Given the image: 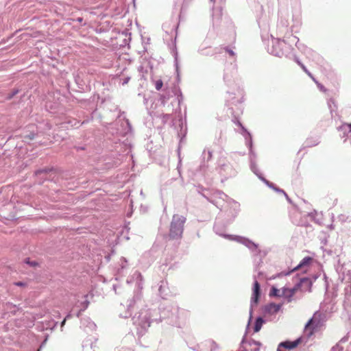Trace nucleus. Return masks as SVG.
Wrapping results in <instances>:
<instances>
[{
  "label": "nucleus",
  "instance_id": "864d4df0",
  "mask_svg": "<svg viewBox=\"0 0 351 351\" xmlns=\"http://www.w3.org/2000/svg\"><path fill=\"white\" fill-rule=\"evenodd\" d=\"M126 123L128 125L129 128L131 129L132 126L128 119H126Z\"/></svg>",
  "mask_w": 351,
  "mask_h": 351
},
{
  "label": "nucleus",
  "instance_id": "423d86ee",
  "mask_svg": "<svg viewBox=\"0 0 351 351\" xmlns=\"http://www.w3.org/2000/svg\"><path fill=\"white\" fill-rule=\"evenodd\" d=\"M341 280L348 284L344 289L345 298L343 305L345 308H350L351 307V270L342 271Z\"/></svg>",
  "mask_w": 351,
  "mask_h": 351
},
{
  "label": "nucleus",
  "instance_id": "72a5a7b5",
  "mask_svg": "<svg viewBox=\"0 0 351 351\" xmlns=\"http://www.w3.org/2000/svg\"><path fill=\"white\" fill-rule=\"evenodd\" d=\"M87 297H88V295H85L84 298L86 299H85V300L84 302H82L81 303V306H82L81 311H84L88 307L89 301L87 300Z\"/></svg>",
  "mask_w": 351,
  "mask_h": 351
},
{
  "label": "nucleus",
  "instance_id": "9b49d317",
  "mask_svg": "<svg viewBox=\"0 0 351 351\" xmlns=\"http://www.w3.org/2000/svg\"><path fill=\"white\" fill-rule=\"evenodd\" d=\"M158 295L162 299H167L172 295L167 280H162L160 281L158 284Z\"/></svg>",
  "mask_w": 351,
  "mask_h": 351
},
{
  "label": "nucleus",
  "instance_id": "dca6fc26",
  "mask_svg": "<svg viewBox=\"0 0 351 351\" xmlns=\"http://www.w3.org/2000/svg\"><path fill=\"white\" fill-rule=\"evenodd\" d=\"M282 306V304L269 303L264 306V312L271 315L276 314L280 310Z\"/></svg>",
  "mask_w": 351,
  "mask_h": 351
},
{
  "label": "nucleus",
  "instance_id": "393cba45",
  "mask_svg": "<svg viewBox=\"0 0 351 351\" xmlns=\"http://www.w3.org/2000/svg\"><path fill=\"white\" fill-rule=\"evenodd\" d=\"M212 157H213V153L211 151H210V150L206 151V149H204L203 151L202 158L204 162L210 161L212 159Z\"/></svg>",
  "mask_w": 351,
  "mask_h": 351
},
{
  "label": "nucleus",
  "instance_id": "4468645a",
  "mask_svg": "<svg viewBox=\"0 0 351 351\" xmlns=\"http://www.w3.org/2000/svg\"><path fill=\"white\" fill-rule=\"evenodd\" d=\"M203 196L210 203L215 205L217 208H219L221 206V202L220 200L217 199H222V202L223 201V196H225V194L220 191H216L210 197H206L205 195H203Z\"/></svg>",
  "mask_w": 351,
  "mask_h": 351
},
{
  "label": "nucleus",
  "instance_id": "f3484780",
  "mask_svg": "<svg viewBox=\"0 0 351 351\" xmlns=\"http://www.w3.org/2000/svg\"><path fill=\"white\" fill-rule=\"evenodd\" d=\"M301 342V338H298L293 341H285L279 343V348H283L287 350H292L296 348Z\"/></svg>",
  "mask_w": 351,
  "mask_h": 351
},
{
  "label": "nucleus",
  "instance_id": "7c9ffc66",
  "mask_svg": "<svg viewBox=\"0 0 351 351\" xmlns=\"http://www.w3.org/2000/svg\"><path fill=\"white\" fill-rule=\"evenodd\" d=\"M178 92H179V94L177 96L176 102L178 103V109L179 112H180V104H181L182 101H183L184 97H183V95L180 89L178 90Z\"/></svg>",
  "mask_w": 351,
  "mask_h": 351
},
{
  "label": "nucleus",
  "instance_id": "c85d7f7f",
  "mask_svg": "<svg viewBox=\"0 0 351 351\" xmlns=\"http://www.w3.org/2000/svg\"><path fill=\"white\" fill-rule=\"evenodd\" d=\"M328 106L330 110V112L332 113L333 112L336 111L337 110V105L335 102V100L333 99H330L328 101Z\"/></svg>",
  "mask_w": 351,
  "mask_h": 351
},
{
  "label": "nucleus",
  "instance_id": "4be33fe9",
  "mask_svg": "<svg viewBox=\"0 0 351 351\" xmlns=\"http://www.w3.org/2000/svg\"><path fill=\"white\" fill-rule=\"evenodd\" d=\"M264 322H265V320L263 319V317H258L256 318V319L255 321L254 326V330L255 332H258L261 329V327Z\"/></svg>",
  "mask_w": 351,
  "mask_h": 351
},
{
  "label": "nucleus",
  "instance_id": "bf43d9fd",
  "mask_svg": "<svg viewBox=\"0 0 351 351\" xmlns=\"http://www.w3.org/2000/svg\"><path fill=\"white\" fill-rule=\"evenodd\" d=\"M82 20H83V19H82V18H80V17H79V18H77V21L78 22H80V23H81V22L82 21Z\"/></svg>",
  "mask_w": 351,
  "mask_h": 351
},
{
  "label": "nucleus",
  "instance_id": "a878e982",
  "mask_svg": "<svg viewBox=\"0 0 351 351\" xmlns=\"http://www.w3.org/2000/svg\"><path fill=\"white\" fill-rule=\"evenodd\" d=\"M289 288H282L281 290L280 297L285 298L287 302H290L292 301V298H289Z\"/></svg>",
  "mask_w": 351,
  "mask_h": 351
},
{
  "label": "nucleus",
  "instance_id": "6e6d98bb",
  "mask_svg": "<svg viewBox=\"0 0 351 351\" xmlns=\"http://www.w3.org/2000/svg\"><path fill=\"white\" fill-rule=\"evenodd\" d=\"M70 317H71V313H69V314L65 317L66 320L67 319L70 318Z\"/></svg>",
  "mask_w": 351,
  "mask_h": 351
},
{
  "label": "nucleus",
  "instance_id": "412c9836",
  "mask_svg": "<svg viewBox=\"0 0 351 351\" xmlns=\"http://www.w3.org/2000/svg\"><path fill=\"white\" fill-rule=\"evenodd\" d=\"M294 60L297 64L302 69V70L313 80H315V77L307 69V68L300 62L297 56H294Z\"/></svg>",
  "mask_w": 351,
  "mask_h": 351
},
{
  "label": "nucleus",
  "instance_id": "09e8293b",
  "mask_svg": "<svg viewBox=\"0 0 351 351\" xmlns=\"http://www.w3.org/2000/svg\"><path fill=\"white\" fill-rule=\"evenodd\" d=\"M284 195L285 196V197H286L287 200L290 204H292V201H291V199L289 198V197L288 196V195H287V193H285Z\"/></svg>",
  "mask_w": 351,
  "mask_h": 351
},
{
  "label": "nucleus",
  "instance_id": "0e129e2a",
  "mask_svg": "<svg viewBox=\"0 0 351 351\" xmlns=\"http://www.w3.org/2000/svg\"><path fill=\"white\" fill-rule=\"evenodd\" d=\"M91 325L93 326V327H95L96 325L94 324V323H91Z\"/></svg>",
  "mask_w": 351,
  "mask_h": 351
},
{
  "label": "nucleus",
  "instance_id": "b1692460",
  "mask_svg": "<svg viewBox=\"0 0 351 351\" xmlns=\"http://www.w3.org/2000/svg\"><path fill=\"white\" fill-rule=\"evenodd\" d=\"M250 169L251 170L256 174L258 178L260 179V177H263V175L260 173L259 170L258 169L257 165L256 162L251 158V163H250Z\"/></svg>",
  "mask_w": 351,
  "mask_h": 351
},
{
  "label": "nucleus",
  "instance_id": "cd10ccee",
  "mask_svg": "<svg viewBox=\"0 0 351 351\" xmlns=\"http://www.w3.org/2000/svg\"><path fill=\"white\" fill-rule=\"evenodd\" d=\"M281 290L272 287L269 292V296L280 297Z\"/></svg>",
  "mask_w": 351,
  "mask_h": 351
},
{
  "label": "nucleus",
  "instance_id": "f257e3e1",
  "mask_svg": "<svg viewBox=\"0 0 351 351\" xmlns=\"http://www.w3.org/2000/svg\"><path fill=\"white\" fill-rule=\"evenodd\" d=\"M156 311H152L149 308H142L132 317L133 324L136 328L137 334L139 336L143 335L148 330L152 322H157L156 318H154V314Z\"/></svg>",
  "mask_w": 351,
  "mask_h": 351
},
{
  "label": "nucleus",
  "instance_id": "a211bd4d",
  "mask_svg": "<svg viewBox=\"0 0 351 351\" xmlns=\"http://www.w3.org/2000/svg\"><path fill=\"white\" fill-rule=\"evenodd\" d=\"M160 118L161 119L163 125L169 122L171 127L174 126V120L172 119V115L171 114H162L160 115Z\"/></svg>",
  "mask_w": 351,
  "mask_h": 351
},
{
  "label": "nucleus",
  "instance_id": "9d476101",
  "mask_svg": "<svg viewBox=\"0 0 351 351\" xmlns=\"http://www.w3.org/2000/svg\"><path fill=\"white\" fill-rule=\"evenodd\" d=\"M219 173L226 179L234 177L237 174V171L230 163L223 164L219 167Z\"/></svg>",
  "mask_w": 351,
  "mask_h": 351
},
{
  "label": "nucleus",
  "instance_id": "052dcab7",
  "mask_svg": "<svg viewBox=\"0 0 351 351\" xmlns=\"http://www.w3.org/2000/svg\"><path fill=\"white\" fill-rule=\"evenodd\" d=\"M252 351H259V348H255Z\"/></svg>",
  "mask_w": 351,
  "mask_h": 351
},
{
  "label": "nucleus",
  "instance_id": "2eb2a0df",
  "mask_svg": "<svg viewBox=\"0 0 351 351\" xmlns=\"http://www.w3.org/2000/svg\"><path fill=\"white\" fill-rule=\"evenodd\" d=\"M236 240L245 245L247 248H249L252 251L256 250L258 248V245L254 243L252 241L243 237H236Z\"/></svg>",
  "mask_w": 351,
  "mask_h": 351
},
{
  "label": "nucleus",
  "instance_id": "e2e57ef3",
  "mask_svg": "<svg viewBox=\"0 0 351 351\" xmlns=\"http://www.w3.org/2000/svg\"><path fill=\"white\" fill-rule=\"evenodd\" d=\"M46 341V339L44 341V342L40 345V348L43 347V346L44 345V343H45Z\"/></svg>",
  "mask_w": 351,
  "mask_h": 351
},
{
  "label": "nucleus",
  "instance_id": "de8ad7c7",
  "mask_svg": "<svg viewBox=\"0 0 351 351\" xmlns=\"http://www.w3.org/2000/svg\"><path fill=\"white\" fill-rule=\"evenodd\" d=\"M130 80V77H125V78L123 80L122 85H125V84H127L129 82Z\"/></svg>",
  "mask_w": 351,
  "mask_h": 351
},
{
  "label": "nucleus",
  "instance_id": "4c0bfd02",
  "mask_svg": "<svg viewBox=\"0 0 351 351\" xmlns=\"http://www.w3.org/2000/svg\"><path fill=\"white\" fill-rule=\"evenodd\" d=\"M247 343L250 345V346H252V345H256L258 347H260L262 343L260 342V341H256L254 339H250L247 341Z\"/></svg>",
  "mask_w": 351,
  "mask_h": 351
},
{
  "label": "nucleus",
  "instance_id": "c756f323",
  "mask_svg": "<svg viewBox=\"0 0 351 351\" xmlns=\"http://www.w3.org/2000/svg\"><path fill=\"white\" fill-rule=\"evenodd\" d=\"M298 289H300V287H298V282L295 283V286L291 288V289H289V298H293V295L295 293V292L298 290Z\"/></svg>",
  "mask_w": 351,
  "mask_h": 351
},
{
  "label": "nucleus",
  "instance_id": "3c124183",
  "mask_svg": "<svg viewBox=\"0 0 351 351\" xmlns=\"http://www.w3.org/2000/svg\"><path fill=\"white\" fill-rule=\"evenodd\" d=\"M43 172L46 173V172H47V169L39 170V171H36V174L41 173Z\"/></svg>",
  "mask_w": 351,
  "mask_h": 351
},
{
  "label": "nucleus",
  "instance_id": "c9c22d12",
  "mask_svg": "<svg viewBox=\"0 0 351 351\" xmlns=\"http://www.w3.org/2000/svg\"><path fill=\"white\" fill-rule=\"evenodd\" d=\"M19 90L18 89L13 90L11 93H8L6 96L7 99H12L16 94H18Z\"/></svg>",
  "mask_w": 351,
  "mask_h": 351
},
{
  "label": "nucleus",
  "instance_id": "39448f33",
  "mask_svg": "<svg viewBox=\"0 0 351 351\" xmlns=\"http://www.w3.org/2000/svg\"><path fill=\"white\" fill-rule=\"evenodd\" d=\"M141 293L138 291L134 294L131 299L128 300L126 305L121 304L119 309V317L123 318H128L130 317L132 311L138 307L141 303Z\"/></svg>",
  "mask_w": 351,
  "mask_h": 351
},
{
  "label": "nucleus",
  "instance_id": "bb28decb",
  "mask_svg": "<svg viewBox=\"0 0 351 351\" xmlns=\"http://www.w3.org/2000/svg\"><path fill=\"white\" fill-rule=\"evenodd\" d=\"M138 71L139 72L141 79L146 80V75L147 74L148 72L147 69H145L143 66L141 65L138 68Z\"/></svg>",
  "mask_w": 351,
  "mask_h": 351
},
{
  "label": "nucleus",
  "instance_id": "0eeeda50",
  "mask_svg": "<svg viewBox=\"0 0 351 351\" xmlns=\"http://www.w3.org/2000/svg\"><path fill=\"white\" fill-rule=\"evenodd\" d=\"M326 314L320 311H316L313 316L306 324L305 328H311L312 330H317L322 326L326 322Z\"/></svg>",
  "mask_w": 351,
  "mask_h": 351
},
{
  "label": "nucleus",
  "instance_id": "680f3d73",
  "mask_svg": "<svg viewBox=\"0 0 351 351\" xmlns=\"http://www.w3.org/2000/svg\"><path fill=\"white\" fill-rule=\"evenodd\" d=\"M277 351H282V350H281V348H279V346H278Z\"/></svg>",
  "mask_w": 351,
  "mask_h": 351
},
{
  "label": "nucleus",
  "instance_id": "7ed1b4c3",
  "mask_svg": "<svg viewBox=\"0 0 351 351\" xmlns=\"http://www.w3.org/2000/svg\"><path fill=\"white\" fill-rule=\"evenodd\" d=\"M162 28L167 34L165 39H166V40L169 39L167 38V36H170L171 37L170 38L172 39L173 36L175 35L174 42L171 45V49L172 55L174 57L175 64L176 66V68L178 69V51H177V48H176V40L177 34H178V23H177L174 21L171 20V21L165 22L162 25Z\"/></svg>",
  "mask_w": 351,
  "mask_h": 351
},
{
  "label": "nucleus",
  "instance_id": "5701e85b",
  "mask_svg": "<svg viewBox=\"0 0 351 351\" xmlns=\"http://www.w3.org/2000/svg\"><path fill=\"white\" fill-rule=\"evenodd\" d=\"M234 123L238 125L239 126H240L242 130L247 133V136H249L250 138V141L249 143H247L248 146L250 147V154H252V136L250 135V134L249 132H247L246 129L243 126V125L241 124V123L239 121V120H237V121H234Z\"/></svg>",
  "mask_w": 351,
  "mask_h": 351
},
{
  "label": "nucleus",
  "instance_id": "c03bdc74",
  "mask_svg": "<svg viewBox=\"0 0 351 351\" xmlns=\"http://www.w3.org/2000/svg\"><path fill=\"white\" fill-rule=\"evenodd\" d=\"M224 49L226 50V52L229 53L230 56L232 57L235 56V53L231 49H229L228 47H225Z\"/></svg>",
  "mask_w": 351,
  "mask_h": 351
},
{
  "label": "nucleus",
  "instance_id": "5fc2aeb1",
  "mask_svg": "<svg viewBox=\"0 0 351 351\" xmlns=\"http://www.w3.org/2000/svg\"><path fill=\"white\" fill-rule=\"evenodd\" d=\"M65 322H66V318H64L63 319V321L62 322V323H61V328H62L64 326V325L65 324Z\"/></svg>",
  "mask_w": 351,
  "mask_h": 351
},
{
  "label": "nucleus",
  "instance_id": "f03ea898",
  "mask_svg": "<svg viewBox=\"0 0 351 351\" xmlns=\"http://www.w3.org/2000/svg\"><path fill=\"white\" fill-rule=\"evenodd\" d=\"M186 221V219L185 217L179 215H173L170 223L167 237L171 240L181 239Z\"/></svg>",
  "mask_w": 351,
  "mask_h": 351
},
{
  "label": "nucleus",
  "instance_id": "4d7b16f0",
  "mask_svg": "<svg viewBox=\"0 0 351 351\" xmlns=\"http://www.w3.org/2000/svg\"><path fill=\"white\" fill-rule=\"evenodd\" d=\"M245 342V335L243 337V339H242V341H241V344H243V343H244Z\"/></svg>",
  "mask_w": 351,
  "mask_h": 351
},
{
  "label": "nucleus",
  "instance_id": "f704fd0d",
  "mask_svg": "<svg viewBox=\"0 0 351 351\" xmlns=\"http://www.w3.org/2000/svg\"><path fill=\"white\" fill-rule=\"evenodd\" d=\"M260 180H262L266 185H267L269 188L273 189L276 187L275 184L272 182H270L267 180H266L264 177H260Z\"/></svg>",
  "mask_w": 351,
  "mask_h": 351
},
{
  "label": "nucleus",
  "instance_id": "f8f14e48",
  "mask_svg": "<svg viewBox=\"0 0 351 351\" xmlns=\"http://www.w3.org/2000/svg\"><path fill=\"white\" fill-rule=\"evenodd\" d=\"M313 285L312 280L308 277H301L299 278V281L298 282V287H300V289L302 291H311V287Z\"/></svg>",
  "mask_w": 351,
  "mask_h": 351
},
{
  "label": "nucleus",
  "instance_id": "a19ab883",
  "mask_svg": "<svg viewBox=\"0 0 351 351\" xmlns=\"http://www.w3.org/2000/svg\"><path fill=\"white\" fill-rule=\"evenodd\" d=\"M346 128H348L349 132H351V123H344L339 127V130H343V129H346Z\"/></svg>",
  "mask_w": 351,
  "mask_h": 351
},
{
  "label": "nucleus",
  "instance_id": "20e7f679",
  "mask_svg": "<svg viewBox=\"0 0 351 351\" xmlns=\"http://www.w3.org/2000/svg\"><path fill=\"white\" fill-rule=\"evenodd\" d=\"M291 49V45H288L284 40L274 38H272L271 44L267 47L269 53L280 58L282 56L287 57Z\"/></svg>",
  "mask_w": 351,
  "mask_h": 351
},
{
  "label": "nucleus",
  "instance_id": "ddd939ff",
  "mask_svg": "<svg viewBox=\"0 0 351 351\" xmlns=\"http://www.w3.org/2000/svg\"><path fill=\"white\" fill-rule=\"evenodd\" d=\"M312 261H313V258L311 257H310V256L304 257L300 261V263L296 267H295L292 269L291 272L292 271H298V270H300V269H301L303 273L306 272V271L308 269V267H309V265H310V263H311ZM290 273H291V271H289L287 274H286V275H289Z\"/></svg>",
  "mask_w": 351,
  "mask_h": 351
},
{
  "label": "nucleus",
  "instance_id": "8fccbe9b",
  "mask_svg": "<svg viewBox=\"0 0 351 351\" xmlns=\"http://www.w3.org/2000/svg\"><path fill=\"white\" fill-rule=\"evenodd\" d=\"M73 121L75 122L74 123H73L71 121H69V123H71V126H76V127H77V124L79 123V122L75 121V120H74Z\"/></svg>",
  "mask_w": 351,
  "mask_h": 351
},
{
  "label": "nucleus",
  "instance_id": "a18cd8bd",
  "mask_svg": "<svg viewBox=\"0 0 351 351\" xmlns=\"http://www.w3.org/2000/svg\"><path fill=\"white\" fill-rule=\"evenodd\" d=\"M280 25H281L282 28L287 29V27H288V22H287V21H281L280 23Z\"/></svg>",
  "mask_w": 351,
  "mask_h": 351
},
{
  "label": "nucleus",
  "instance_id": "2f4dec72",
  "mask_svg": "<svg viewBox=\"0 0 351 351\" xmlns=\"http://www.w3.org/2000/svg\"><path fill=\"white\" fill-rule=\"evenodd\" d=\"M293 38V40H291V42H292V43H293V42L295 41V46H296L299 49H300V50H304V51L305 52V50H304V49H304L305 47H304V46L303 45H302V44H299V39H298V38H297L296 36H293V38Z\"/></svg>",
  "mask_w": 351,
  "mask_h": 351
},
{
  "label": "nucleus",
  "instance_id": "e433bc0d",
  "mask_svg": "<svg viewBox=\"0 0 351 351\" xmlns=\"http://www.w3.org/2000/svg\"><path fill=\"white\" fill-rule=\"evenodd\" d=\"M163 86V82L161 80H158L155 82V88L157 90H160Z\"/></svg>",
  "mask_w": 351,
  "mask_h": 351
},
{
  "label": "nucleus",
  "instance_id": "37998d69",
  "mask_svg": "<svg viewBox=\"0 0 351 351\" xmlns=\"http://www.w3.org/2000/svg\"><path fill=\"white\" fill-rule=\"evenodd\" d=\"M313 81L316 83V84L317 85L318 88H319L321 90H322V91H324V92H326V89L324 88V86L322 84L319 83V82H318L315 79V80H313Z\"/></svg>",
  "mask_w": 351,
  "mask_h": 351
},
{
  "label": "nucleus",
  "instance_id": "58836bf2",
  "mask_svg": "<svg viewBox=\"0 0 351 351\" xmlns=\"http://www.w3.org/2000/svg\"><path fill=\"white\" fill-rule=\"evenodd\" d=\"M128 265V261L127 260L122 257L121 258V263H120V266H121V268L123 269H125Z\"/></svg>",
  "mask_w": 351,
  "mask_h": 351
},
{
  "label": "nucleus",
  "instance_id": "69168bd1",
  "mask_svg": "<svg viewBox=\"0 0 351 351\" xmlns=\"http://www.w3.org/2000/svg\"><path fill=\"white\" fill-rule=\"evenodd\" d=\"M29 128H34V125H31V126H29Z\"/></svg>",
  "mask_w": 351,
  "mask_h": 351
},
{
  "label": "nucleus",
  "instance_id": "79ce46f5",
  "mask_svg": "<svg viewBox=\"0 0 351 351\" xmlns=\"http://www.w3.org/2000/svg\"><path fill=\"white\" fill-rule=\"evenodd\" d=\"M25 263L30 266L35 267L38 265V263L36 261H31L29 258L25 259Z\"/></svg>",
  "mask_w": 351,
  "mask_h": 351
},
{
  "label": "nucleus",
  "instance_id": "603ef678",
  "mask_svg": "<svg viewBox=\"0 0 351 351\" xmlns=\"http://www.w3.org/2000/svg\"><path fill=\"white\" fill-rule=\"evenodd\" d=\"M83 311H81V308H80V311L76 313V317H80L82 314V312H83Z\"/></svg>",
  "mask_w": 351,
  "mask_h": 351
},
{
  "label": "nucleus",
  "instance_id": "ea45409f",
  "mask_svg": "<svg viewBox=\"0 0 351 351\" xmlns=\"http://www.w3.org/2000/svg\"><path fill=\"white\" fill-rule=\"evenodd\" d=\"M207 49L204 48V49H199V52L202 54V55H204V56H210V55H213L214 54V52H208L206 51Z\"/></svg>",
  "mask_w": 351,
  "mask_h": 351
},
{
  "label": "nucleus",
  "instance_id": "aec40b11",
  "mask_svg": "<svg viewBox=\"0 0 351 351\" xmlns=\"http://www.w3.org/2000/svg\"><path fill=\"white\" fill-rule=\"evenodd\" d=\"M348 341V337L346 335V336H344L343 337H342L339 341L334 346L332 349L330 350V351H343V348L341 346V343H346Z\"/></svg>",
  "mask_w": 351,
  "mask_h": 351
},
{
  "label": "nucleus",
  "instance_id": "338daca9",
  "mask_svg": "<svg viewBox=\"0 0 351 351\" xmlns=\"http://www.w3.org/2000/svg\"><path fill=\"white\" fill-rule=\"evenodd\" d=\"M278 27H279V29H281L282 27H280V24L278 25Z\"/></svg>",
  "mask_w": 351,
  "mask_h": 351
},
{
  "label": "nucleus",
  "instance_id": "473e14b6",
  "mask_svg": "<svg viewBox=\"0 0 351 351\" xmlns=\"http://www.w3.org/2000/svg\"><path fill=\"white\" fill-rule=\"evenodd\" d=\"M213 229H214L215 232L217 234L221 235V236H223V237H226V234H223V232H222V231H221V226H220V225H219V224H218V223H215V224L214 225Z\"/></svg>",
  "mask_w": 351,
  "mask_h": 351
},
{
  "label": "nucleus",
  "instance_id": "1a4fd4ad",
  "mask_svg": "<svg viewBox=\"0 0 351 351\" xmlns=\"http://www.w3.org/2000/svg\"><path fill=\"white\" fill-rule=\"evenodd\" d=\"M180 308L178 306H167L161 312L163 319H180Z\"/></svg>",
  "mask_w": 351,
  "mask_h": 351
},
{
  "label": "nucleus",
  "instance_id": "6e6552de",
  "mask_svg": "<svg viewBox=\"0 0 351 351\" xmlns=\"http://www.w3.org/2000/svg\"><path fill=\"white\" fill-rule=\"evenodd\" d=\"M254 282L253 286V293L250 300V319L252 318L253 312V306L256 304L258 302V298L260 295V285L257 280L256 276H254Z\"/></svg>",
  "mask_w": 351,
  "mask_h": 351
},
{
  "label": "nucleus",
  "instance_id": "49530a36",
  "mask_svg": "<svg viewBox=\"0 0 351 351\" xmlns=\"http://www.w3.org/2000/svg\"><path fill=\"white\" fill-rule=\"evenodd\" d=\"M274 191H276L278 193H282L283 195H285L286 193V192L284 190H282L280 188H278L276 186L274 188Z\"/></svg>",
  "mask_w": 351,
  "mask_h": 351
},
{
  "label": "nucleus",
  "instance_id": "13d9d810",
  "mask_svg": "<svg viewBox=\"0 0 351 351\" xmlns=\"http://www.w3.org/2000/svg\"><path fill=\"white\" fill-rule=\"evenodd\" d=\"M16 285H18V286H23V282H17Z\"/></svg>",
  "mask_w": 351,
  "mask_h": 351
},
{
  "label": "nucleus",
  "instance_id": "6ab92c4d",
  "mask_svg": "<svg viewBox=\"0 0 351 351\" xmlns=\"http://www.w3.org/2000/svg\"><path fill=\"white\" fill-rule=\"evenodd\" d=\"M38 132L34 131V130H32L29 131H27L23 134V139L25 142H29L35 138V137L38 135Z\"/></svg>",
  "mask_w": 351,
  "mask_h": 351
}]
</instances>
